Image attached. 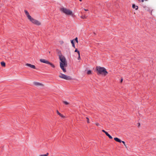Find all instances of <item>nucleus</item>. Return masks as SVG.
Returning <instances> with one entry per match:
<instances>
[{
  "label": "nucleus",
  "mask_w": 156,
  "mask_h": 156,
  "mask_svg": "<svg viewBox=\"0 0 156 156\" xmlns=\"http://www.w3.org/2000/svg\"><path fill=\"white\" fill-rule=\"evenodd\" d=\"M34 84L36 86H43V84L38 82H35Z\"/></svg>",
  "instance_id": "1a4fd4ad"
},
{
  "label": "nucleus",
  "mask_w": 156,
  "mask_h": 156,
  "mask_svg": "<svg viewBox=\"0 0 156 156\" xmlns=\"http://www.w3.org/2000/svg\"><path fill=\"white\" fill-rule=\"evenodd\" d=\"M48 153H47L46 154H42L39 155V156H48Z\"/></svg>",
  "instance_id": "dca6fc26"
},
{
  "label": "nucleus",
  "mask_w": 156,
  "mask_h": 156,
  "mask_svg": "<svg viewBox=\"0 0 156 156\" xmlns=\"http://www.w3.org/2000/svg\"><path fill=\"white\" fill-rule=\"evenodd\" d=\"M140 2H144V0H138Z\"/></svg>",
  "instance_id": "bb28decb"
},
{
  "label": "nucleus",
  "mask_w": 156,
  "mask_h": 156,
  "mask_svg": "<svg viewBox=\"0 0 156 156\" xmlns=\"http://www.w3.org/2000/svg\"><path fill=\"white\" fill-rule=\"evenodd\" d=\"M84 10H85V11H88V9H84Z\"/></svg>",
  "instance_id": "c85d7f7f"
},
{
  "label": "nucleus",
  "mask_w": 156,
  "mask_h": 156,
  "mask_svg": "<svg viewBox=\"0 0 156 156\" xmlns=\"http://www.w3.org/2000/svg\"><path fill=\"white\" fill-rule=\"evenodd\" d=\"M71 43L72 44L73 46L75 48V45L73 42V40H72L71 41Z\"/></svg>",
  "instance_id": "2eb2a0df"
},
{
  "label": "nucleus",
  "mask_w": 156,
  "mask_h": 156,
  "mask_svg": "<svg viewBox=\"0 0 156 156\" xmlns=\"http://www.w3.org/2000/svg\"><path fill=\"white\" fill-rule=\"evenodd\" d=\"M60 10L61 12L66 15L72 16L73 15L72 12L69 9L64 8H61Z\"/></svg>",
  "instance_id": "20e7f679"
},
{
  "label": "nucleus",
  "mask_w": 156,
  "mask_h": 156,
  "mask_svg": "<svg viewBox=\"0 0 156 156\" xmlns=\"http://www.w3.org/2000/svg\"><path fill=\"white\" fill-rule=\"evenodd\" d=\"M24 12L27 15L28 19L33 23L36 25H40L41 24V23L38 21L32 18L31 16L30 15L29 12L26 10H24Z\"/></svg>",
  "instance_id": "f03ea898"
},
{
  "label": "nucleus",
  "mask_w": 156,
  "mask_h": 156,
  "mask_svg": "<svg viewBox=\"0 0 156 156\" xmlns=\"http://www.w3.org/2000/svg\"><path fill=\"white\" fill-rule=\"evenodd\" d=\"M86 119H87V123H90L89 119V118L88 117H86Z\"/></svg>",
  "instance_id": "412c9836"
},
{
  "label": "nucleus",
  "mask_w": 156,
  "mask_h": 156,
  "mask_svg": "<svg viewBox=\"0 0 156 156\" xmlns=\"http://www.w3.org/2000/svg\"><path fill=\"white\" fill-rule=\"evenodd\" d=\"M106 135L107 136H108L110 139H112V137L110 136L107 132L106 133Z\"/></svg>",
  "instance_id": "f8f14e48"
},
{
  "label": "nucleus",
  "mask_w": 156,
  "mask_h": 156,
  "mask_svg": "<svg viewBox=\"0 0 156 156\" xmlns=\"http://www.w3.org/2000/svg\"><path fill=\"white\" fill-rule=\"evenodd\" d=\"M102 131L105 134H106V133H107V132H106V131H105V130H102Z\"/></svg>",
  "instance_id": "393cba45"
},
{
  "label": "nucleus",
  "mask_w": 156,
  "mask_h": 156,
  "mask_svg": "<svg viewBox=\"0 0 156 156\" xmlns=\"http://www.w3.org/2000/svg\"><path fill=\"white\" fill-rule=\"evenodd\" d=\"M40 61L42 63L48 64V63H49V62L47 60H46L45 59H41L40 60Z\"/></svg>",
  "instance_id": "0eeeda50"
},
{
  "label": "nucleus",
  "mask_w": 156,
  "mask_h": 156,
  "mask_svg": "<svg viewBox=\"0 0 156 156\" xmlns=\"http://www.w3.org/2000/svg\"><path fill=\"white\" fill-rule=\"evenodd\" d=\"M132 7L133 9H135L136 10H137L138 9V7L137 6L135 5L134 4L132 5Z\"/></svg>",
  "instance_id": "9b49d317"
},
{
  "label": "nucleus",
  "mask_w": 156,
  "mask_h": 156,
  "mask_svg": "<svg viewBox=\"0 0 156 156\" xmlns=\"http://www.w3.org/2000/svg\"><path fill=\"white\" fill-rule=\"evenodd\" d=\"M75 52H77L78 54H80V51L77 50V49H76L75 51Z\"/></svg>",
  "instance_id": "6ab92c4d"
},
{
  "label": "nucleus",
  "mask_w": 156,
  "mask_h": 156,
  "mask_svg": "<svg viewBox=\"0 0 156 156\" xmlns=\"http://www.w3.org/2000/svg\"><path fill=\"white\" fill-rule=\"evenodd\" d=\"M122 81H123V79H122V78L120 82L122 83Z\"/></svg>",
  "instance_id": "cd10ccee"
},
{
  "label": "nucleus",
  "mask_w": 156,
  "mask_h": 156,
  "mask_svg": "<svg viewBox=\"0 0 156 156\" xmlns=\"http://www.w3.org/2000/svg\"><path fill=\"white\" fill-rule=\"evenodd\" d=\"M1 65L2 66L5 67V63L3 62H1Z\"/></svg>",
  "instance_id": "4468645a"
},
{
  "label": "nucleus",
  "mask_w": 156,
  "mask_h": 156,
  "mask_svg": "<svg viewBox=\"0 0 156 156\" xmlns=\"http://www.w3.org/2000/svg\"><path fill=\"white\" fill-rule=\"evenodd\" d=\"M48 64L50 65V66L52 68H54L55 67V66L53 64H52V63L50 62H49V63H48Z\"/></svg>",
  "instance_id": "ddd939ff"
},
{
  "label": "nucleus",
  "mask_w": 156,
  "mask_h": 156,
  "mask_svg": "<svg viewBox=\"0 0 156 156\" xmlns=\"http://www.w3.org/2000/svg\"><path fill=\"white\" fill-rule=\"evenodd\" d=\"M59 77L60 78L67 80H72V78L70 76H67L61 73H60Z\"/></svg>",
  "instance_id": "39448f33"
},
{
  "label": "nucleus",
  "mask_w": 156,
  "mask_h": 156,
  "mask_svg": "<svg viewBox=\"0 0 156 156\" xmlns=\"http://www.w3.org/2000/svg\"><path fill=\"white\" fill-rule=\"evenodd\" d=\"M26 66L29 67H30L31 68L34 69H36L35 66L34 65H31V64L29 63H27L26 64Z\"/></svg>",
  "instance_id": "423d86ee"
},
{
  "label": "nucleus",
  "mask_w": 156,
  "mask_h": 156,
  "mask_svg": "<svg viewBox=\"0 0 156 156\" xmlns=\"http://www.w3.org/2000/svg\"><path fill=\"white\" fill-rule=\"evenodd\" d=\"M79 1H80V2H81V1H82V0H79Z\"/></svg>",
  "instance_id": "7c9ffc66"
},
{
  "label": "nucleus",
  "mask_w": 156,
  "mask_h": 156,
  "mask_svg": "<svg viewBox=\"0 0 156 156\" xmlns=\"http://www.w3.org/2000/svg\"><path fill=\"white\" fill-rule=\"evenodd\" d=\"M139 126L140 125V123H139Z\"/></svg>",
  "instance_id": "2f4dec72"
},
{
  "label": "nucleus",
  "mask_w": 156,
  "mask_h": 156,
  "mask_svg": "<svg viewBox=\"0 0 156 156\" xmlns=\"http://www.w3.org/2000/svg\"><path fill=\"white\" fill-rule=\"evenodd\" d=\"M75 40L76 41V42H77V43H78V38H77V37H76L75 38Z\"/></svg>",
  "instance_id": "4be33fe9"
},
{
  "label": "nucleus",
  "mask_w": 156,
  "mask_h": 156,
  "mask_svg": "<svg viewBox=\"0 0 156 156\" xmlns=\"http://www.w3.org/2000/svg\"><path fill=\"white\" fill-rule=\"evenodd\" d=\"M95 124L97 126H100L98 122L96 123Z\"/></svg>",
  "instance_id": "b1692460"
},
{
  "label": "nucleus",
  "mask_w": 156,
  "mask_h": 156,
  "mask_svg": "<svg viewBox=\"0 0 156 156\" xmlns=\"http://www.w3.org/2000/svg\"><path fill=\"white\" fill-rule=\"evenodd\" d=\"M59 57L60 60L61 61V62H60V67L64 72H66V70L64 67V66H67L66 59L62 54L59 55Z\"/></svg>",
  "instance_id": "f257e3e1"
},
{
  "label": "nucleus",
  "mask_w": 156,
  "mask_h": 156,
  "mask_svg": "<svg viewBox=\"0 0 156 156\" xmlns=\"http://www.w3.org/2000/svg\"><path fill=\"white\" fill-rule=\"evenodd\" d=\"M124 146H125V147H126V144H124Z\"/></svg>",
  "instance_id": "c756f323"
},
{
  "label": "nucleus",
  "mask_w": 156,
  "mask_h": 156,
  "mask_svg": "<svg viewBox=\"0 0 156 156\" xmlns=\"http://www.w3.org/2000/svg\"><path fill=\"white\" fill-rule=\"evenodd\" d=\"M63 102L66 105H68L69 104V103L66 101H63Z\"/></svg>",
  "instance_id": "f3484780"
},
{
  "label": "nucleus",
  "mask_w": 156,
  "mask_h": 156,
  "mask_svg": "<svg viewBox=\"0 0 156 156\" xmlns=\"http://www.w3.org/2000/svg\"><path fill=\"white\" fill-rule=\"evenodd\" d=\"M122 142L124 145L125 144V143L124 141H122Z\"/></svg>",
  "instance_id": "a878e982"
},
{
  "label": "nucleus",
  "mask_w": 156,
  "mask_h": 156,
  "mask_svg": "<svg viewBox=\"0 0 156 156\" xmlns=\"http://www.w3.org/2000/svg\"><path fill=\"white\" fill-rule=\"evenodd\" d=\"M80 54H78V60L79 59H80Z\"/></svg>",
  "instance_id": "5701e85b"
},
{
  "label": "nucleus",
  "mask_w": 156,
  "mask_h": 156,
  "mask_svg": "<svg viewBox=\"0 0 156 156\" xmlns=\"http://www.w3.org/2000/svg\"><path fill=\"white\" fill-rule=\"evenodd\" d=\"M114 140L116 141L119 142V143H121L122 141L119 139V138L117 137H115L114 138Z\"/></svg>",
  "instance_id": "6e6552de"
},
{
  "label": "nucleus",
  "mask_w": 156,
  "mask_h": 156,
  "mask_svg": "<svg viewBox=\"0 0 156 156\" xmlns=\"http://www.w3.org/2000/svg\"><path fill=\"white\" fill-rule=\"evenodd\" d=\"M56 112H57V113L62 118H65V116H63V115H62L60 113H59V112L58 111V110H57L56 111Z\"/></svg>",
  "instance_id": "9d476101"
},
{
  "label": "nucleus",
  "mask_w": 156,
  "mask_h": 156,
  "mask_svg": "<svg viewBox=\"0 0 156 156\" xmlns=\"http://www.w3.org/2000/svg\"><path fill=\"white\" fill-rule=\"evenodd\" d=\"M81 17L82 19H86L87 18V16L85 15H84L81 16Z\"/></svg>",
  "instance_id": "a211bd4d"
},
{
  "label": "nucleus",
  "mask_w": 156,
  "mask_h": 156,
  "mask_svg": "<svg viewBox=\"0 0 156 156\" xmlns=\"http://www.w3.org/2000/svg\"><path fill=\"white\" fill-rule=\"evenodd\" d=\"M96 70L98 71V74H101L104 76L106 75L108 73L105 68L100 66H97Z\"/></svg>",
  "instance_id": "7ed1b4c3"
},
{
  "label": "nucleus",
  "mask_w": 156,
  "mask_h": 156,
  "mask_svg": "<svg viewBox=\"0 0 156 156\" xmlns=\"http://www.w3.org/2000/svg\"><path fill=\"white\" fill-rule=\"evenodd\" d=\"M87 74H90L91 73V71L90 70H89L87 72Z\"/></svg>",
  "instance_id": "aec40b11"
}]
</instances>
